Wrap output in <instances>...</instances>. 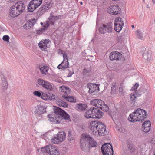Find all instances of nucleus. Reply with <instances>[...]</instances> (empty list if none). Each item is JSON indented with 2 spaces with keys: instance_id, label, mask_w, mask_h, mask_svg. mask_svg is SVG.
<instances>
[{
  "instance_id": "7c9ffc66",
  "label": "nucleus",
  "mask_w": 155,
  "mask_h": 155,
  "mask_svg": "<svg viewBox=\"0 0 155 155\" xmlns=\"http://www.w3.org/2000/svg\"><path fill=\"white\" fill-rule=\"evenodd\" d=\"M52 115L51 114H48V117L49 118V120L51 122H55V120L57 121V123H59L60 122V119H58L57 116L55 117V119L52 117Z\"/></svg>"
},
{
  "instance_id": "052dcab7",
  "label": "nucleus",
  "mask_w": 155,
  "mask_h": 155,
  "mask_svg": "<svg viewBox=\"0 0 155 155\" xmlns=\"http://www.w3.org/2000/svg\"><path fill=\"white\" fill-rule=\"evenodd\" d=\"M28 26H29V25H28V24L27 23L25 25H24L23 28L25 29H28Z\"/></svg>"
},
{
  "instance_id": "69168bd1",
  "label": "nucleus",
  "mask_w": 155,
  "mask_h": 155,
  "mask_svg": "<svg viewBox=\"0 0 155 155\" xmlns=\"http://www.w3.org/2000/svg\"><path fill=\"white\" fill-rule=\"evenodd\" d=\"M88 60H89L91 61H94L92 59L90 60L89 59H88Z\"/></svg>"
},
{
  "instance_id": "9b49d317",
  "label": "nucleus",
  "mask_w": 155,
  "mask_h": 155,
  "mask_svg": "<svg viewBox=\"0 0 155 155\" xmlns=\"http://www.w3.org/2000/svg\"><path fill=\"white\" fill-rule=\"evenodd\" d=\"M86 141L89 144V147H95L97 146V143L95 140L87 134H83Z\"/></svg>"
},
{
  "instance_id": "72a5a7b5",
  "label": "nucleus",
  "mask_w": 155,
  "mask_h": 155,
  "mask_svg": "<svg viewBox=\"0 0 155 155\" xmlns=\"http://www.w3.org/2000/svg\"><path fill=\"white\" fill-rule=\"evenodd\" d=\"M37 83L40 86H42L43 87L47 81L44 80L42 79H39L37 80Z\"/></svg>"
},
{
  "instance_id": "37998d69",
  "label": "nucleus",
  "mask_w": 155,
  "mask_h": 155,
  "mask_svg": "<svg viewBox=\"0 0 155 155\" xmlns=\"http://www.w3.org/2000/svg\"><path fill=\"white\" fill-rule=\"evenodd\" d=\"M63 88H64L65 91H64L65 94H63L62 95H68L71 92V90L68 87H63Z\"/></svg>"
},
{
  "instance_id": "c756f323",
  "label": "nucleus",
  "mask_w": 155,
  "mask_h": 155,
  "mask_svg": "<svg viewBox=\"0 0 155 155\" xmlns=\"http://www.w3.org/2000/svg\"><path fill=\"white\" fill-rule=\"evenodd\" d=\"M43 88L49 91H51L53 90V86L51 84L47 81L45 84Z\"/></svg>"
},
{
  "instance_id": "13d9d810",
  "label": "nucleus",
  "mask_w": 155,
  "mask_h": 155,
  "mask_svg": "<svg viewBox=\"0 0 155 155\" xmlns=\"http://www.w3.org/2000/svg\"><path fill=\"white\" fill-rule=\"evenodd\" d=\"M57 53L58 54H63L64 53V51L60 49H58L57 50Z\"/></svg>"
},
{
  "instance_id": "c03bdc74",
  "label": "nucleus",
  "mask_w": 155,
  "mask_h": 155,
  "mask_svg": "<svg viewBox=\"0 0 155 155\" xmlns=\"http://www.w3.org/2000/svg\"><path fill=\"white\" fill-rule=\"evenodd\" d=\"M35 20V19H32L31 20H29L27 22V24H28L29 25L28 27V28H31V26H33L34 25V22Z\"/></svg>"
},
{
  "instance_id": "393cba45",
  "label": "nucleus",
  "mask_w": 155,
  "mask_h": 155,
  "mask_svg": "<svg viewBox=\"0 0 155 155\" xmlns=\"http://www.w3.org/2000/svg\"><path fill=\"white\" fill-rule=\"evenodd\" d=\"M56 102L59 107H66L68 106V104L66 102L60 99L57 100Z\"/></svg>"
},
{
  "instance_id": "bf43d9fd",
  "label": "nucleus",
  "mask_w": 155,
  "mask_h": 155,
  "mask_svg": "<svg viewBox=\"0 0 155 155\" xmlns=\"http://www.w3.org/2000/svg\"><path fill=\"white\" fill-rule=\"evenodd\" d=\"M43 29L41 28L39 30H37V33L38 34H40L41 32H43Z\"/></svg>"
},
{
  "instance_id": "603ef678",
  "label": "nucleus",
  "mask_w": 155,
  "mask_h": 155,
  "mask_svg": "<svg viewBox=\"0 0 155 155\" xmlns=\"http://www.w3.org/2000/svg\"><path fill=\"white\" fill-rule=\"evenodd\" d=\"M39 48L43 51H45L47 49V46L46 45H38Z\"/></svg>"
},
{
  "instance_id": "473e14b6",
  "label": "nucleus",
  "mask_w": 155,
  "mask_h": 155,
  "mask_svg": "<svg viewBox=\"0 0 155 155\" xmlns=\"http://www.w3.org/2000/svg\"><path fill=\"white\" fill-rule=\"evenodd\" d=\"M127 148L130 150V152L133 153H134L135 150V148L134 146L132 144H131L129 141L127 142Z\"/></svg>"
},
{
  "instance_id": "bb28decb",
  "label": "nucleus",
  "mask_w": 155,
  "mask_h": 155,
  "mask_svg": "<svg viewBox=\"0 0 155 155\" xmlns=\"http://www.w3.org/2000/svg\"><path fill=\"white\" fill-rule=\"evenodd\" d=\"M59 18V16H53L51 15V16L48 18V20L51 23L52 25L54 24V22Z\"/></svg>"
},
{
  "instance_id": "58836bf2",
  "label": "nucleus",
  "mask_w": 155,
  "mask_h": 155,
  "mask_svg": "<svg viewBox=\"0 0 155 155\" xmlns=\"http://www.w3.org/2000/svg\"><path fill=\"white\" fill-rule=\"evenodd\" d=\"M99 101V99H98L92 100L90 102V104L93 106L96 107L97 105V104H98Z\"/></svg>"
},
{
  "instance_id": "e2e57ef3",
  "label": "nucleus",
  "mask_w": 155,
  "mask_h": 155,
  "mask_svg": "<svg viewBox=\"0 0 155 155\" xmlns=\"http://www.w3.org/2000/svg\"><path fill=\"white\" fill-rule=\"evenodd\" d=\"M51 98L53 100L55 99V95L52 94V96H51Z\"/></svg>"
},
{
  "instance_id": "ddd939ff",
  "label": "nucleus",
  "mask_w": 155,
  "mask_h": 155,
  "mask_svg": "<svg viewBox=\"0 0 155 155\" xmlns=\"http://www.w3.org/2000/svg\"><path fill=\"white\" fill-rule=\"evenodd\" d=\"M122 54L117 51H113L110 54V58L111 61L119 60L121 59L122 56Z\"/></svg>"
},
{
  "instance_id": "1a4fd4ad",
  "label": "nucleus",
  "mask_w": 155,
  "mask_h": 155,
  "mask_svg": "<svg viewBox=\"0 0 155 155\" xmlns=\"http://www.w3.org/2000/svg\"><path fill=\"white\" fill-rule=\"evenodd\" d=\"M121 9L118 8V5H111L107 8V11L108 13L113 15H116L121 12Z\"/></svg>"
},
{
  "instance_id": "0eeeda50",
  "label": "nucleus",
  "mask_w": 155,
  "mask_h": 155,
  "mask_svg": "<svg viewBox=\"0 0 155 155\" xmlns=\"http://www.w3.org/2000/svg\"><path fill=\"white\" fill-rule=\"evenodd\" d=\"M124 24V21L122 18H116L115 19L114 23L115 30L117 32H120Z\"/></svg>"
},
{
  "instance_id": "aec40b11",
  "label": "nucleus",
  "mask_w": 155,
  "mask_h": 155,
  "mask_svg": "<svg viewBox=\"0 0 155 155\" xmlns=\"http://www.w3.org/2000/svg\"><path fill=\"white\" fill-rule=\"evenodd\" d=\"M87 105L81 103H77L76 104L75 108L78 111H82L85 110L87 108Z\"/></svg>"
},
{
  "instance_id": "774afa93",
  "label": "nucleus",
  "mask_w": 155,
  "mask_h": 155,
  "mask_svg": "<svg viewBox=\"0 0 155 155\" xmlns=\"http://www.w3.org/2000/svg\"><path fill=\"white\" fill-rule=\"evenodd\" d=\"M132 27L133 28H134V25H132Z\"/></svg>"
},
{
  "instance_id": "5701e85b",
  "label": "nucleus",
  "mask_w": 155,
  "mask_h": 155,
  "mask_svg": "<svg viewBox=\"0 0 155 155\" xmlns=\"http://www.w3.org/2000/svg\"><path fill=\"white\" fill-rule=\"evenodd\" d=\"M56 135L61 142L64 141L65 139L66 134L63 131L59 132Z\"/></svg>"
},
{
  "instance_id": "680f3d73",
  "label": "nucleus",
  "mask_w": 155,
  "mask_h": 155,
  "mask_svg": "<svg viewBox=\"0 0 155 155\" xmlns=\"http://www.w3.org/2000/svg\"><path fill=\"white\" fill-rule=\"evenodd\" d=\"M74 73L73 72H71V71H69V74L68 75V77H69L71 76Z\"/></svg>"
},
{
  "instance_id": "cd10ccee",
  "label": "nucleus",
  "mask_w": 155,
  "mask_h": 155,
  "mask_svg": "<svg viewBox=\"0 0 155 155\" xmlns=\"http://www.w3.org/2000/svg\"><path fill=\"white\" fill-rule=\"evenodd\" d=\"M54 146V145H49L46 146L45 147H43L42 149H45L46 152L51 155V153L53 151V149Z\"/></svg>"
},
{
  "instance_id": "864d4df0",
  "label": "nucleus",
  "mask_w": 155,
  "mask_h": 155,
  "mask_svg": "<svg viewBox=\"0 0 155 155\" xmlns=\"http://www.w3.org/2000/svg\"><path fill=\"white\" fill-rule=\"evenodd\" d=\"M63 58L64 59L63 60H66L67 61H68V57L67 56V54L65 53V52H64L63 54Z\"/></svg>"
},
{
  "instance_id": "c85d7f7f",
  "label": "nucleus",
  "mask_w": 155,
  "mask_h": 155,
  "mask_svg": "<svg viewBox=\"0 0 155 155\" xmlns=\"http://www.w3.org/2000/svg\"><path fill=\"white\" fill-rule=\"evenodd\" d=\"M39 69L43 75H46L47 74L48 71L49 70V68L47 66H44Z\"/></svg>"
},
{
  "instance_id": "3c124183",
  "label": "nucleus",
  "mask_w": 155,
  "mask_h": 155,
  "mask_svg": "<svg viewBox=\"0 0 155 155\" xmlns=\"http://www.w3.org/2000/svg\"><path fill=\"white\" fill-rule=\"evenodd\" d=\"M33 94L35 96L38 97H40L41 96V93L39 91H36L33 92Z\"/></svg>"
},
{
  "instance_id": "b1692460",
  "label": "nucleus",
  "mask_w": 155,
  "mask_h": 155,
  "mask_svg": "<svg viewBox=\"0 0 155 155\" xmlns=\"http://www.w3.org/2000/svg\"><path fill=\"white\" fill-rule=\"evenodd\" d=\"M45 111V109L44 107L41 105L38 106L35 111L36 114H41L44 113Z\"/></svg>"
},
{
  "instance_id": "4be33fe9",
  "label": "nucleus",
  "mask_w": 155,
  "mask_h": 155,
  "mask_svg": "<svg viewBox=\"0 0 155 155\" xmlns=\"http://www.w3.org/2000/svg\"><path fill=\"white\" fill-rule=\"evenodd\" d=\"M69 65V64L68 61L63 60L62 62L57 66V68L59 69L64 70L68 68Z\"/></svg>"
},
{
  "instance_id": "f8f14e48",
  "label": "nucleus",
  "mask_w": 155,
  "mask_h": 155,
  "mask_svg": "<svg viewBox=\"0 0 155 155\" xmlns=\"http://www.w3.org/2000/svg\"><path fill=\"white\" fill-rule=\"evenodd\" d=\"M85 139L84 135H82L80 140L81 147L82 150L84 152L87 151L89 148V144L87 143Z\"/></svg>"
},
{
  "instance_id": "ea45409f",
  "label": "nucleus",
  "mask_w": 155,
  "mask_h": 155,
  "mask_svg": "<svg viewBox=\"0 0 155 155\" xmlns=\"http://www.w3.org/2000/svg\"><path fill=\"white\" fill-rule=\"evenodd\" d=\"M59 154V151L54 146L53 149V151L51 153V155H58Z\"/></svg>"
},
{
  "instance_id": "a18cd8bd",
  "label": "nucleus",
  "mask_w": 155,
  "mask_h": 155,
  "mask_svg": "<svg viewBox=\"0 0 155 155\" xmlns=\"http://www.w3.org/2000/svg\"><path fill=\"white\" fill-rule=\"evenodd\" d=\"M151 124L149 121H146L142 125V126L145 127H151Z\"/></svg>"
},
{
  "instance_id": "4c0bfd02",
  "label": "nucleus",
  "mask_w": 155,
  "mask_h": 155,
  "mask_svg": "<svg viewBox=\"0 0 155 155\" xmlns=\"http://www.w3.org/2000/svg\"><path fill=\"white\" fill-rule=\"evenodd\" d=\"M137 33L136 37L138 39H142L143 38V35L142 32L139 30H137L136 31Z\"/></svg>"
},
{
  "instance_id": "f704fd0d",
  "label": "nucleus",
  "mask_w": 155,
  "mask_h": 155,
  "mask_svg": "<svg viewBox=\"0 0 155 155\" xmlns=\"http://www.w3.org/2000/svg\"><path fill=\"white\" fill-rule=\"evenodd\" d=\"M68 140H73L74 137V132L73 131L70 130L68 131Z\"/></svg>"
},
{
  "instance_id": "a19ab883",
  "label": "nucleus",
  "mask_w": 155,
  "mask_h": 155,
  "mask_svg": "<svg viewBox=\"0 0 155 155\" xmlns=\"http://www.w3.org/2000/svg\"><path fill=\"white\" fill-rule=\"evenodd\" d=\"M100 109L106 112L108 111L109 109L108 106L105 104L104 103L102 105Z\"/></svg>"
},
{
  "instance_id": "4d7b16f0",
  "label": "nucleus",
  "mask_w": 155,
  "mask_h": 155,
  "mask_svg": "<svg viewBox=\"0 0 155 155\" xmlns=\"http://www.w3.org/2000/svg\"><path fill=\"white\" fill-rule=\"evenodd\" d=\"M91 70V67H90L88 68H84V72H86V73H89L90 72Z\"/></svg>"
},
{
  "instance_id": "6e6552de",
  "label": "nucleus",
  "mask_w": 155,
  "mask_h": 155,
  "mask_svg": "<svg viewBox=\"0 0 155 155\" xmlns=\"http://www.w3.org/2000/svg\"><path fill=\"white\" fill-rule=\"evenodd\" d=\"M139 86L138 83H136L132 87L131 90L132 91H134L131 94L130 97L131 99L130 101L131 103H133V104L135 103L136 101V99L139 95H141V94H139L138 93H137L135 92V90H136Z\"/></svg>"
},
{
  "instance_id": "f3484780",
  "label": "nucleus",
  "mask_w": 155,
  "mask_h": 155,
  "mask_svg": "<svg viewBox=\"0 0 155 155\" xmlns=\"http://www.w3.org/2000/svg\"><path fill=\"white\" fill-rule=\"evenodd\" d=\"M93 114L95 115L94 118H101L104 115V113L98 108L93 107Z\"/></svg>"
},
{
  "instance_id": "e433bc0d",
  "label": "nucleus",
  "mask_w": 155,
  "mask_h": 155,
  "mask_svg": "<svg viewBox=\"0 0 155 155\" xmlns=\"http://www.w3.org/2000/svg\"><path fill=\"white\" fill-rule=\"evenodd\" d=\"M125 87L123 83H121L120 85V87L119 89V91L120 94H123L124 93V88Z\"/></svg>"
},
{
  "instance_id": "6ab92c4d",
  "label": "nucleus",
  "mask_w": 155,
  "mask_h": 155,
  "mask_svg": "<svg viewBox=\"0 0 155 155\" xmlns=\"http://www.w3.org/2000/svg\"><path fill=\"white\" fill-rule=\"evenodd\" d=\"M2 82L0 84L1 89L3 91H5L8 88L7 82L4 76L1 77Z\"/></svg>"
},
{
  "instance_id": "c9c22d12",
  "label": "nucleus",
  "mask_w": 155,
  "mask_h": 155,
  "mask_svg": "<svg viewBox=\"0 0 155 155\" xmlns=\"http://www.w3.org/2000/svg\"><path fill=\"white\" fill-rule=\"evenodd\" d=\"M50 40L48 39H45L44 40H42L38 44V45H42L47 46Z\"/></svg>"
},
{
  "instance_id": "7ed1b4c3",
  "label": "nucleus",
  "mask_w": 155,
  "mask_h": 155,
  "mask_svg": "<svg viewBox=\"0 0 155 155\" xmlns=\"http://www.w3.org/2000/svg\"><path fill=\"white\" fill-rule=\"evenodd\" d=\"M54 110V113L56 115V116H57L58 119H60V120H61V118L64 119L65 120L69 119V115L60 108L55 106Z\"/></svg>"
},
{
  "instance_id": "a211bd4d",
  "label": "nucleus",
  "mask_w": 155,
  "mask_h": 155,
  "mask_svg": "<svg viewBox=\"0 0 155 155\" xmlns=\"http://www.w3.org/2000/svg\"><path fill=\"white\" fill-rule=\"evenodd\" d=\"M21 13L20 12V11L18 10L15 7L12 6V8L9 12V15L10 16L15 17L18 16Z\"/></svg>"
},
{
  "instance_id": "2eb2a0df",
  "label": "nucleus",
  "mask_w": 155,
  "mask_h": 155,
  "mask_svg": "<svg viewBox=\"0 0 155 155\" xmlns=\"http://www.w3.org/2000/svg\"><path fill=\"white\" fill-rule=\"evenodd\" d=\"M12 7H15L18 10L20 11L22 13L25 8V6L22 1H20L16 2L14 5L12 6Z\"/></svg>"
},
{
  "instance_id": "338daca9",
  "label": "nucleus",
  "mask_w": 155,
  "mask_h": 155,
  "mask_svg": "<svg viewBox=\"0 0 155 155\" xmlns=\"http://www.w3.org/2000/svg\"><path fill=\"white\" fill-rule=\"evenodd\" d=\"M152 1L154 4L155 3V0H152Z\"/></svg>"
},
{
  "instance_id": "dca6fc26",
  "label": "nucleus",
  "mask_w": 155,
  "mask_h": 155,
  "mask_svg": "<svg viewBox=\"0 0 155 155\" xmlns=\"http://www.w3.org/2000/svg\"><path fill=\"white\" fill-rule=\"evenodd\" d=\"M143 58L147 61H149L151 59V51L148 48H145L143 52Z\"/></svg>"
},
{
  "instance_id": "9d476101",
  "label": "nucleus",
  "mask_w": 155,
  "mask_h": 155,
  "mask_svg": "<svg viewBox=\"0 0 155 155\" xmlns=\"http://www.w3.org/2000/svg\"><path fill=\"white\" fill-rule=\"evenodd\" d=\"M112 28L110 25L103 24L99 28V32L104 34L106 32L111 33L112 32Z\"/></svg>"
},
{
  "instance_id": "423d86ee",
  "label": "nucleus",
  "mask_w": 155,
  "mask_h": 155,
  "mask_svg": "<svg viewBox=\"0 0 155 155\" xmlns=\"http://www.w3.org/2000/svg\"><path fill=\"white\" fill-rule=\"evenodd\" d=\"M53 2L52 1L45 2L43 3V5L39 8L38 12L40 14H43L46 11L51 8L53 5Z\"/></svg>"
},
{
  "instance_id": "6e6d98bb",
  "label": "nucleus",
  "mask_w": 155,
  "mask_h": 155,
  "mask_svg": "<svg viewBox=\"0 0 155 155\" xmlns=\"http://www.w3.org/2000/svg\"><path fill=\"white\" fill-rule=\"evenodd\" d=\"M62 87H65L64 86H61L59 87V90L61 91V92H63L64 93V91H65V90Z\"/></svg>"
},
{
  "instance_id": "20e7f679",
  "label": "nucleus",
  "mask_w": 155,
  "mask_h": 155,
  "mask_svg": "<svg viewBox=\"0 0 155 155\" xmlns=\"http://www.w3.org/2000/svg\"><path fill=\"white\" fill-rule=\"evenodd\" d=\"M101 150L103 155H113L112 146L110 143L104 144L101 147Z\"/></svg>"
},
{
  "instance_id": "39448f33",
  "label": "nucleus",
  "mask_w": 155,
  "mask_h": 155,
  "mask_svg": "<svg viewBox=\"0 0 155 155\" xmlns=\"http://www.w3.org/2000/svg\"><path fill=\"white\" fill-rule=\"evenodd\" d=\"M42 0H31L28 6V11L32 12L42 4Z\"/></svg>"
},
{
  "instance_id": "a878e982",
  "label": "nucleus",
  "mask_w": 155,
  "mask_h": 155,
  "mask_svg": "<svg viewBox=\"0 0 155 155\" xmlns=\"http://www.w3.org/2000/svg\"><path fill=\"white\" fill-rule=\"evenodd\" d=\"M62 97L64 99L72 103H75L76 102V99L73 96L69 95H62Z\"/></svg>"
},
{
  "instance_id": "de8ad7c7",
  "label": "nucleus",
  "mask_w": 155,
  "mask_h": 155,
  "mask_svg": "<svg viewBox=\"0 0 155 155\" xmlns=\"http://www.w3.org/2000/svg\"><path fill=\"white\" fill-rule=\"evenodd\" d=\"M104 104V102L101 100L99 99V102L97 104V105L96 107H97V108H100L102 105Z\"/></svg>"
},
{
  "instance_id": "0e129e2a",
  "label": "nucleus",
  "mask_w": 155,
  "mask_h": 155,
  "mask_svg": "<svg viewBox=\"0 0 155 155\" xmlns=\"http://www.w3.org/2000/svg\"><path fill=\"white\" fill-rule=\"evenodd\" d=\"M55 81L56 82L58 83H60L61 82V81L60 80H55Z\"/></svg>"
},
{
  "instance_id": "49530a36",
  "label": "nucleus",
  "mask_w": 155,
  "mask_h": 155,
  "mask_svg": "<svg viewBox=\"0 0 155 155\" xmlns=\"http://www.w3.org/2000/svg\"><path fill=\"white\" fill-rule=\"evenodd\" d=\"M141 130H143V132L145 133L148 132H149L150 130V127H143V126L141 128Z\"/></svg>"
},
{
  "instance_id": "f257e3e1",
  "label": "nucleus",
  "mask_w": 155,
  "mask_h": 155,
  "mask_svg": "<svg viewBox=\"0 0 155 155\" xmlns=\"http://www.w3.org/2000/svg\"><path fill=\"white\" fill-rule=\"evenodd\" d=\"M90 128L91 133L94 135L104 136L107 133L106 127L102 122L97 121L91 122Z\"/></svg>"
},
{
  "instance_id": "2f4dec72",
  "label": "nucleus",
  "mask_w": 155,
  "mask_h": 155,
  "mask_svg": "<svg viewBox=\"0 0 155 155\" xmlns=\"http://www.w3.org/2000/svg\"><path fill=\"white\" fill-rule=\"evenodd\" d=\"M51 142L52 143L55 144H58L61 143L60 140L58 139V137H57L56 135H55L51 139Z\"/></svg>"
},
{
  "instance_id": "5fc2aeb1",
  "label": "nucleus",
  "mask_w": 155,
  "mask_h": 155,
  "mask_svg": "<svg viewBox=\"0 0 155 155\" xmlns=\"http://www.w3.org/2000/svg\"><path fill=\"white\" fill-rule=\"evenodd\" d=\"M41 96V98L44 100H46L48 98V96L47 95L45 94H43Z\"/></svg>"
},
{
  "instance_id": "79ce46f5",
  "label": "nucleus",
  "mask_w": 155,
  "mask_h": 155,
  "mask_svg": "<svg viewBox=\"0 0 155 155\" xmlns=\"http://www.w3.org/2000/svg\"><path fill=\"white\" fill-rule=\"evenodd\" d=\"M50 25H51V23H50L49 21L47 20L46 21V23H45L44 25L42 26V27L41 28L43 29V31H44L49 27Z\"/></svg>"
},
{
  "instance_id": "09e8293b",
  "label": "nucleus",
  "mask_w": 155,
  "mask_h": 155,
  "mask_svg": "<svg viewBox=\"0 0 155 155\" xmlns=\"http://www.w3.org/2000/svg\"><path fill=\"white\" fill-rule=\"evenodd\" d=\"M3 40L7 42H9V37L8 35H5L3 36Z\"/></svg>"
},
{
  "instance_id": "4468645a",
  "label": "nucleus",
  "mask_w": 155,
  "mask_h": 155,
  "mask_svg": "<svg viewBox=\"0 0 155 155\" xmlns=\"http://www.w3.org/2000/svg\"><path fill=\"white\" fill-rule=\"evenodd\" d=\"M87 87L89 89L88 92L90 93H93L95 91L97 92V91H99L98 86L96 84L89 83L87 84Z\"/></svg>"
},
{
  "instance_id": "412c9836",
  "label": "nucleus",
  "mask_w": 155,
  "mask_h": 155,
  "mask_svg": "<svg viewBox=\"0 0 155 155\" xmlns=\"http://www.w3.org/2000/svg\"><path fill=\"white\" fill-rule=\"evenodd\" d=\"M95 115L93 114V107H91L86 111L84 113V116L87 119L94 118Z\"/></svg>"
},
{
  "instance_id": "f03ea898",
  "label": "nucleus",
  "mask_w": 155,
  "mask_h": 155,
  "mask_svg": "<svg viewBox=\"0 0 155 155\" xmlns=\"http://www.w3.org/2000/svg\"><path fill=\"white\" fill-rule=\"evenodd\" d=\"M146 113L144 110L140 108L136 109L129 115L128 120L131 122L143 120L147 117Z\"/></svg>"
},
{
  "instance_id": "8fccbe9b",
  "label": "nucleus",
  "mask_w": 155,
  "mask_h": 155,
  "mask_svg": "<svg viewBox=\"0 0 155 155\" xmlns=\"http://www.w3.org/2000/svg\"><path fill=\"white\" fill-rule=\"evenodd\" d=\"M116 87L115 86L113 85L111 87V93L112 94H115L116 93Z\"/></svg>"
}]
</instances>
